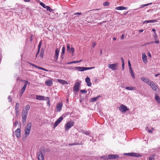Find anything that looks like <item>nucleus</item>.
I'll return each mask as SVG.
<instances>
[{
    "instance_id": "nucleus-1",
    "label": "nucleus",
    "mask_w": 160,
    "mask_h": 160,
    "mask_svg": "<svg viewBox=\"0 0 160 160\" xmlns=\"http://www.w3.org/2000/svg\"><path fill=\"white\" fill-rule=\"evenodd\" d=\"M45 153L44 149L43 148H40L38 154V158L39 160H43L44 159L43 155Z\"/></svg>"
},
{
    "instance_id": "nucleus-2",
    "label": "nucleus",
    "mask_w": 160,
    "mask_h": 160,
    "mask_svg": "<svg viewBox=\"0 0 160 160\" xmlns=\"http://www.w3.org/2000/svg\"><path fill=\"white\" fill-rule=\"evenodd\" d=\"M31 127L32 124L31 122L28 123L26 126L25 129V134L26 137L29 134Z\"/></svg>"
},
{
    "instance_id": "nucleus-3",
    "label": "nucleus",
    "mask_w": 160,
    "mask_h": 160,
    "mask_svg": "<svg viewBox=\"0 0 160 160\" xmlns=\"http://www.w3.org/2000/svg\"><path fill=\"white\" fill-rule=\"evenodd\" d=\"M74 123L72 121H70L68 122L65 125V130L66 131L68 130L70 128L72 127L74 125Z\"/></svg>"
},
{
    "instance_id": "nucleus-4",
    "label": "nucleus",
    "mask_w": 160,
    "mask_h": 160,
    "mask_svg": "<svg viewBox=\"0 0 160 160\" xmlns=\"http://www.w3.org/2000/svg\"><path fill=\"white\" fill-rule=\"evenodd\" d=\"M118 65L119 63H118L109 64L108 65V67L110 69H111L113 70H116L117 69L118 66Z\"/></svg>"
},
{
    "instance_id": "nucleus-5",
    "label": "nucleus",
    "mask_w": 160,
    "mask_h": 160,
    "mask_svg": "<svg viewBox=\"0 0 160 160\" xmlns=\"http://www.w3.org/2000/svg\"><path fill=\"white\" fill-rule=\"evenodd\" d=\"M119 109L122 112H125L126 111H128L129 109L125 105L122 104L119 108Z\"/></svg>"
},
{
    "instance_id": "nucleus-6",
    "label": "nucleus",
    "mask_w": 160,
    "mask_h": 160,
    "mask_svg": "<svg viewBox=\"0 0 160 160\" xmlns=\"http://www.w3.org/2000/svg\"><path fill=\"white\" fill-rule=\"evenodd\" d=\"M81 82V81H80V82H77L75 83L74 86L73 87L74 91H75L76 92H77L79 90V87Z\"/></svg>"
},
{
    "instance_id": "nucleus-7",
    "label": "nucleus",
    "mask_w": 160,
    "mask_h": 160,
    "mask_svg": "<svg viewBox=\"0 0 160 160\" xmlns=\"http://www.w3.org/2000/svg\"><path fill=\"white\" fill-rule=\"evenodd\" d=\"M24 86H23L21 90V92L22 94H23L24 92L25 89L26 88L27 86V84L28 83L29 84L30 83L28 82V81L27 80L24 81Z\"/></svg>"
},
{
    "instance_id": "nucleus-8",
    "label": "nucleus",
    "mask_w": 160,
    "mask_h": 160,
    "mask_svg": "<svg viewBox=\"0 0 160 160\" xmlns=\"http://www.w3.org/2000/svg\"><path fill=\"white\" fill-rule=\"evenodd\" d=\"M40 5L42 6L44 8H46L47 11H48L51 12L53 11V10L51 9L50 7L46 6L44 3L42 2L40 3Z\"/></svg>"
},
{
    "instance_id": "nucleus-9",
    "label": "nucleus",
    "mask_w": 160,
    "mask_h": 160,
    "mask_svg": "<svg viewBox=\"0 0 160 160\" xmlns=\"http://www.w3.org/2000/svg\"><path fill=\"white\" fill-rule=\"evenodd\" d=\"M63 118L62 116H61L55 122L54 124V128L57 127L58 124L60 123V122L63 120Z\"/></svg>"
},
{
    "instance_id": "nucleus-10",
    "label": "nucleus",
    "mask_w": 160,
    "mask_h": 160,
    "mask_svg": "<svg viewBox=\"0 0 160 160\" xmlns=\"http://www.w3.org/2000/svg\"><path fill=\"white\" fill-rule=\"evenodd\" d=\"M14 134L17 138H19L21 136V130L20 129H17L14 132Z\"/></svg>"
},
{
    "instance_id": "nucleus-11",
    "label": "nucleus",
    "mask_w": 160,
    "mask_h": 160,
    "mask_svg": "<svg viewBox=\"0 0 160 160\" xmlns=\"http://www.w3.org/2000/svg\"><path fill=\"white\" fill-rule=\"evenodd\" d=\"M149 85L153 91H156V90L157 86L155 83L151 82Z\"/></svg>"
},
{
    "instance_id": "nucleus-12",
    "label": "nucleus",
    "mask_w": 160,
    "mask_h": 160,
    "mask_svg": "<svg viewBox=\"0 0 160 160\" xmlns=\"http://www.w3.org/2000/svg\"><path fill=\"white\" fill-rule=\"evenodd\" d=\"M59 53V51L58 49L55 50V53L54 56V58L55 61L56 62L58 59V56Z\"/></svg>"
},
{
    "instance_id": "nucleus-13",
    "label": "nucleus",
    "mask_w": 160,
    "mask_h": 160,
    "mask_svg": "<svg viewBox=\"0 0 160 160\" xmlns=\"http://www.w3.org/2000/svg\"><path fill=\"white\" fill-rule=\"evenodd\" d=\"M129 156L131 157H140L141 156L140 154L134 152L129 153Z\"/></svg>"
},
{
    "instance_id": "nucleus-14",
    "label": "nucleus",
    "mask_w": 160,
    "mask_h": 160,
    "mask_svg": "<svg viewBox=\"0 0 160 160\" xmlns=\"http://www.w3.org/2000/svg\"><path fill=\"white\" fill-rule=\"evenodd\" d=\"M85 81L87 82L88 86L90 87L92 85V83L90 82V79L89 78L87 77L85 78Z\"/></svg>"
},
{
    "instance_id": "nucleus-15",
    "label": "nucleus",
    "mask_w": 160,
    "mask_h": 160,
    "mask_svg": "<svg viewBox=\"0 0 160 160\" xmlns=\"http://www.w3.org/2000/svg\"><path fill=\"white\" fill-rule=\"evenodd\" d=\"M118 156L117 155H112L110 154L108 155V159H115L117 158H118Z\"/></svg>"
},
{
    "instance_id": "nucleus-16",
    "label": "nucleus",
    "mask_w": 160,
    "mask_h": 160,
    "mask_svg": "<svg viewBox=\"0 0 160 160\" xmlns=\"http://www.w3.org/2000/svg\"><path fill=\"white\" fill-rule=\"evenodd\" d=\"M53 83V82L51 80H47L45 82L46 85L48 86H51Z\"/></svg>"
},
{
    "instance_id": "nucleus-17",
    "label": "nucleus",
    "mask_w": 160,
    "mask_h": 160,
    "mask_svg": "<svg viewBox=\"0 0 160 160\" xmlns=\"http://www.w3.org/2000/svg\"><path fill=\"white\" fill-rule=\"evenodd\" d=\"M142 58L143 62L145 63H146L147 62V56L145 53H143L142 54Z\"/></svg>"
},
{
    "instance_id": "nucleus-18",
    "label": "nucleus",
    "mask_w": 160,
    "mask_h": 160,
    "mask_svg": "<svg viewBox=\"0 0 160 160\" xmlns=\"http://www.w3.org/2000/svg\"><path fill=\"white\" fill-rule=\"evenodd\" d=\"M45 98L44 96L37 95L36 99L38 100H45Z\"/></svg>"
},
{
    "instance_id": "nucleus-19",
    "label": "nucleus",
    "mask_w": 160,
    "mask_h": 160,
    "mask_svg": "<svg viewBox=\"0 0 160 160\" xmlns=\"http://www.w3.org/2000/svg\"><path fill=\"white\" fill-rule=\"evenodd\" d=\"M30 107L29 105H27L24 108V110L23 109L22 110V112H25L26 113H28V111L30 109Z\"/></svg>"
},
{
    "instance_id": "nucleus-20",
    "label": "nucleus",
    "mask_w": 160,
    "mask_h": 160,
    "mask_svg": "<svg viewBox=\"0 0 160 160\" xmlns=\"http://www.w3.org/2000/svg\"><path fill=\"white\" fill-rule=\"evenodd\" d=\"M62 103H59L57 105V109L58 111H60L62 108Z\"/></svg>"
},
{
    "instance_id": "nucleus-21",
    "label": "nucleus",
    "mask_w": 160,
    "mask_h": 160,
    "mask_svg": "<svg viewBox=\"0 0 160 160\" xmlns=\"http://www.w3.org/2000/svg\"><path fill=\"white\" fill-rule=\"evenodd\" d=\"M75 68L79 71H85V67H76Z\"/></svg>"
},
{
    "instance_id": "nucleus-22",
    "label": "nucleus",
    "mask_w": 160,
    "mask_h": 160,
    "mask_svg": "<svg viewBox=\"0 0 160 160\" xmlns=\"http://www.w3.org/2000/svg\"><path fill=\"white\" fill-rule=\"evenodd\" d=\"M127 9V8L124 7L123 6H119L116 7L115 9L117 10H126Z\"/></svg>"
},
{
    "instance_id": "nucleus-23",
    "label": "nucleus",
    "mask_w": 160,
    "mask_h": 160,
    "mask_svg": "<svg viewBox=\"0 0 160 160\" xmlns=\"http://www.w3.org/2000/svg\"><path fill=\"white\" fill-rule=\"evenodd\" d=\"M141 79L144 82L148 83V84H149L150 83H149V80L147 78H141Z\"/></svg>"
},
{
    "instance_id": "nucleus-24",
    "label": "nucleus",
    "mask_w": 160,
    "mask_h": 160,
    "mask_svg": "<svg viewBox=\"0 0 160 160\" xmlns=\"http://www.w3.org/2000/svg\"><path fill=\"white\" fill-rule=\"evenodd\" d=\"M155 99L158 104H160V98L158 95H155Z\"/></svg>"
},
{
    "instance_id": "nucleus-25",
    "label": "nucleus",
    "mask_w": 160,
    "mask_h": 160,
    "mask_svg": "<svg viewBox=\"0 0 160 160\" xmlns=\"http://www.w3.org/2000/svg\"><path fill=\"white\" fill-rule=\"evenodd\" d=\"M129 72L130 73L132 77L133 78L135 79V76L134 75V74L132 68L129 69Z\"/></svg>"
},
{
    "instance_id": "nucleus-26",
    "label": "nucleus",
    "mask_w": 160,
    "mask_h": 160,
    "mask_svg": "<svg viewBox=\"0 0 160 160\" xmlns=\"http://www.w3.org/2000/svg\"><path fill=\"white\" fill-rule=\"evenodd\" d=\"M156 21V20H146L143 22V24L146 23H147L149 22H155Z\"/></svg>"
},
{
    "instance_id": "nucleus-27",
    "label": "nucleus",
    "mask_w": 160,
    "mask_h": 160,
    "mask_svg": "<svg viewBox=\"0 0 160 160\" xmlns=\"http://www.w3.org/2000/svg\"><path fill=\"white\" fill-rule=\"evenodd\" d=\"M126 89L129 90H134L135 89V87H127L125 88Z\"/></svg>"
},
{
    "instance_id": "nucleus-28",
    "label": "nucleus",
    "mask_w": 160,
    "mask_h": 160,
    "mask_svg": "<svg viewBox=\"0 0 160 160\" xmlns=\"http://www.w3.org/2000/svg\"><path fill=\"white\" fill-rule=\"evenodd\" d=\"M100 96H98L97 97H94L91 99V101L92 102H93L96 101L100 97Z\"/></svg>"
},
{
    "instance_id": "nucleus-29",
    "label": "nucleus",
    "mask_w": 160,
    "mask_h": 160,
    "mask_svg": "<svg viewBox=\"0 0 160 160\" xmlns=\"http://www.w3.org/2000/svg\"><path fill=\"white\" fill-rule=\"evenodd\" d=\"M58 82L63 84H65V83H67V82L63 80L58 79Z\"/></svg>"
},
{
    "instance_id": "nucleus-30",
    "label": "nucleus",
    "mask_w": 160,
    "mask_h": 160,
    "mask_svg": "<svg viewBox=\"0 0 160 160\" xmlns=\"http://www.w3.org/2000/svg\"><path fill=\"white\" fill-rule=\"evenodd\" d=\"M44 54V51L43 50V49H42V48L41 50V51L40 52V56L42 58H43Z\"/></svg>"
},
{
    "instance_id": "nucleus-31",
    "label": "nucleus",
    "mask_w": 160,
    "mask_h": 160,
    "mask_svg": "<svg viewBox=\"0 0 160 160\" xmlns=\"http://www.w3.org/2000/svg\"><path fill=\"white\" fill-rule=\"evenodd\" d=\"M82 144L81 143H79L78 142H75L74 143H70L69 144V146H72V145H82Z\"/></svg>"
},
{
    "instance_id": "nucleus-32",
    "label": "nucleus",
    "mask_w": 160,
    "mask_h": 160,
    "mask_svg": "<svg viewBox=\"0 0 160 160\" xmlns=\"http://www.w3.org/2000/svg\"><path fill=\"white\" fill-rule=\"evenodd\" d=\"M22 117V122L23 124L24 125L26 124V119L27 117Z\"/></svg>"
},
{
    "instance_id": "nucleus-33",
    "label": "nucleus",
    "mask_w": 160,
    "mask_h": 160,
    "mask_svg": "<svg viewBox=\"0 0 160 160\" xmlns=\"http://www.w3.org/2000/svg\"><path fill=\"white\" fill-rule=\"evenodd\" d=\"M28 114V113H26L25 112H22V117L25 116V117H27Z\"/></svg>"
},
{
    "instance_id": "nucleus-34",
    "label": "nucleus",
    "mask_w": 160,
    "mask_h": 160,
    "mask_svg": "<svg viewBox=\"0 0 160 160\" xmlns=\"http://www.w3.org/2000/svg\"><path fill=\"white\" fill-rule=\"evenodd\" d=\"M65 47H63L62 48V56L65 53Z\"/></svg>"
},
{
    "instance_id": "nucleus-35",
    "label": "nucleus",
    "mask_w": 160,
    "mask_h": 160,
    "mask_svg": "<svg viewBox=\"0 0 160 160\" xmlns=\"http://www.w3.org/2000/svg\"><path fill=\"white\" fill-rule=\"evenodd\" d=\"M28 63L30 65H31L34 67H35V68H38V67H39L36 66V65H35V64H33V63H32L30 62H28Z\"/></svg>"
},
{
    "instance_id": "nucleus-36",
    "label": "nucleus",
    "mask_w": 160,
    "mask_h": 160,
    "mask_svg": "<svg viewBox=\"0 0 160 160\" xmlns=\"http://www.w3.org/2000/svg\"><path fill=\"white\" fill-rule=\"evenodd\" d=\"M28 63L30 65H31L34 67H35V68H38V67H39L36 66V65H35V64H33V63H32L30 62H28Z\"/></svg>"
},
{
    "instance_id": "nucleus-37",
    "label": "nucleus",
    "mask_w": 160,
    "mask_h": 160,
    "mask_svg": "<svg viewBox=\"0 0 160 160\" xmlns=\"http://www.w3.org/2000/svg\"><path fill=\"white\" fill-rule=\"evenodd\" d=\"M28 63L30 65H31L34 67H35V68H38V67H39L36 66V65H35V64H33V63H32L30 62H28Z\"/></svg>"
},
{
    "instance_id": "nucleus-38",
    "label": "nucleus",
    "mask_w": 160,
    "mask_h": 160,
    "mask_svg": "<svg viewBox=\"0 0 160 160\" xmlns=\"http://www.w3.org/2000/svg\"><path fill=\"white\" fill-rule=\"evenodd\" d=\"M19 104L18 103H16V106H15V110H18V109H19Z\"/></svg>"
},
{
    "instance_id": "nucleus-39",
    "label": "nucleus",
    "mask_w": 160,
    "mask_h": 160,
    "mask_svg": "<svg viewBox=\"0 0 160 160\" xmlns=\"http://www.w3.org/2000/svg\"><path fill=\"white\" fill-rule=\"evenodd\" d=\"M101 158L102 159H103L104 160H108V157H107L106 156H103L101 157Z\"/></svg>"
},
{
    "instance_id": "nucleus-40",
    "label": "nucleus",
    "mask_w": 160,
    "mask_h": 160,
    "mask_svg": "<svg viewBox=\"0 0 160 160\" xmlns=\"http://www.w3.org/2000/svg\"><path fill=\"white\" fill-rule=\"evenodd\" d=\"M82 61V59H81L80 61H72V63H79V62H81Z\"/></svg>"
},
{
    "instance_id": "nucleus-41",
    "label": "nucleus",
    "mask_w": 160,
    "mask_h": 160,
    "mask_svg": "<svg viewBox=\"0 0 160 160\" xmlns=\"http://www.w3.org/2000/svg\"><path fill=\"white\" fill-rule=\"evenodd\" d=\"M94 68V67H92L90 68H88V67H85V71L88 70H89L91 69L92 68Z\"/></svg>"
},
{
    "instance_id": "nucleus-42",
    "label": "nucleus",
    "mask_w": 160,
    "mask_h": 160,
    "mask_svg": "<svg viewBox=\"0 0 160 160\" xmlns=\"http://www.w3.org/2000/svg\"><path fill=\"white\" fill-rule=\"evenodd\" d=\"M154 155H152L149 158V160H153L154 158Z\"/></svg>"
},
{
    "instance_id": "nucleus-43",
    "label": "nucleus",
    "mask_w": 160,
    "mask_h": 160,
    "mask_svg": "<svg viewBox=\"0 0 160 160\" xmlns=\"http://www.w3.org/2000/svg\"><path fill=\"white\" fill-rule=\"evenodd\" d=\"M109 2H106L103 3V5L104 6H108L109 5Z\"/></svg>"
},
{
    "instance_id": "nucleus-44",
    "label": "nucleus",
    "mask_w": 160,
    "mask_h": 160,
    "mask_svg": "<svg viewBox=\"0 0 160 160\" xmlns=\"http://www.w3.org/2000/svg\"><path fill=\"white\" fill-rule=\"evenodd\" d=\"M80 92L82 93H86L87 91L86 90H80Z\"/></svg>"
},
{
    "instance_id": "nucleus-45",
    "label": "nucleus",
    "mask_w": 160,
    "mask_h": 160,
    "mask_svg": "<svg viewBox=\"0 0 160 160\" xmlns=\"http://www.w3.org/2000/svg\"><path fill=\"white\" fill-rule=\"evenodd\" d=\"M19 110H15V112H16V117H18L19 115Z\"/></svg>"
},
{
    "instance_id": "nucleus-46",
    "label": "nucleus",
    "mask_w": 160,
    "mask_h": 160,
    "mask_svg": "<svg viewBox=\"0 0 160 160\" xmlns=\"http://www.w3.org/2000/svg\"><path fill=\"white\" fill-rule=\"evenodd\" d=\"M8 99L9 100V102H11L12 101V98L10 96H9L8 97Z\"/></svg>"
},
{
    "instance_id": "nucleus-47",
    "label": "nucleus",
    "mask_w": 160,
    "mask_h": 160,
    "mask_svg": "<svg viewBox=\"0 0 160 160\" xmlns=\"http://www.w3.org/2000/svg\"><path fill=\"white\" fill-rule=\"evenodd\" d=\"M128 66H129V69H131V68H132L131 67V65L130 62L129 60L128 61Z\"/></svg>"
},
{
    "instance_id": "nucleus-48",
    "label": "nucleus",
    "mask_w": 160,
    "mask_h": 160,
    "mask_svg": "<svg viewBox=\"0 0 160 160\" xmlns=\"http://www.w3.org/2000/svg\"><path fill=\"white\" fill-rule=\"evenodd\" d=\"M41 44H42V42L41 41L39 43V44L38 45V49H40V48H41Z\"/></svg>"
},
{
    "instance_id": "nucleus-49",
    "label": "nucleus",
    "mask_w": 160,
    "mask_h": 160,
    "mask_svg": "<svg viewBox=\"0 0 160 160\" xmlns=\"http://www.w3.org/2000/svg\"><path fill=\"white\" fill-rule=\"evenodd\" d=\"M38 68L40 70H42L44 71L46 70L45 69L41 67H38Z\"/></svg>"
},
{
    "instance_id": "nucleus-50",
    "label": "nucleus",
    "mask_w": 160,
    "mask_h": 160,
    "mask_svg": "<svg viewBox=\"0 0 160 160\" xmlns=\"http://www.w3.org/2000/svg\"><path fill=\"white\" fill-rule=\"evenodd\" d=\"M38 68L40 70H42L44 71L46 70L45 69L41 67H38Z\"/></svg>"
},
{
    "instance_id": "nucleus-51",
    "label": "nucleus",
    "mask_w": 160,
    "mask_h": 160,
    "mask_svg": "<svg viewBox=\"0 0 160 160\" xmlns=\"http://www.w3.org/2000/svg\"><path fill=\"white\" fill-rule=\"evenodd\" d=\"M38 68L40 70H42L44 71L46 70L45 69L41 67H38Z\"/></svg>"
},
{
    "instance_id": "nucleus-52",
    "label": "nucleus",
    "mask_w": 160,
    "mask_h": 160,
    "mask_svg": "<svg viewBox=\"0 0 160 160\" xmlns=\"http://www.w3.org/2000/svg\"><path fill=\"white\" fill-rule=\"evenodd\" d=\"M122 70H123L124 69V62H123V63H122Z\"/></svg>"
},
{
    "instance_id": "nucleus-53",
    "label": "nucleus",
    "mask_w": 160,
    "mask_h": 160,
    "mask_svg": "<svg viewBox=\"0 0 160 160\" xmlns=\"http://www.w3.org/2000/svg\"><path fill=\"white\" fill-rule=\"evenodd\" d=\"M83 133L87 135H88L89 134V132H88V131H84L83 132Z\"/></svg>"
},
{
    "instance_id": "nucleus-54",
    "label": "nucleus",
    "mask_w": 160,
    "mask_h": 160,
    "mask_svg": "<svg viewBox=\"0 0 160 160\" xmlns=\"http://www.w3.org/2000/svg\"><path fill=\"white\" fill-rule=\"evenodd\" d=\"M71 51L72 52V54L73 53L74 51V48H71Z\"/></svg>"
},
{
    "instance_id": "nucleus-55",
    "label": "nucleus",
    "mask_w": 160,
    "mask_h": 160,
    "mask_svg": "<svg viewBox=\"0 0 160 160\" xmlns=\"http://www.w3.org/2000/svg\"><path fill=\"white\" fill-rule=\"evenodd\" d=\"M74 14V15H80L81 14V12H77V13H75Z\"/></svg>"
},
{
    "instance_id": "nucleus-56",
    "label": "nucleus",
    "mask_w": 160,
    "mask_h": 160,
    "mask_svg": "<svg viewBox=\"0 0 160 160\" xmlns=\"http://www.w3.org/2000/svg\"><path fill=\"white\" fill-rule=\"evenodd\" d=\"M18 124V122L17 121H16L14 123V126Z\"/></svg>"
},
{
    "instance_id": "nucleus-57",
    "label": "nucleus",
    "mask_w": 160,
    "mask_h": 160,
    "mask_svg": "<svg viewBox=\"0 0 160 160\" xmlns=\"http://www.w3.org/2000/svg\"><path fill=\"white\" fill-rule=\"evenodd\" d=\"M148 55L149 57L150 58L151 57V53L150 52H148Z\"/></svg>"
},
{
    "instance_id": "nucleus-58",
    "label": "nucleus",
    "mask_w": 160,
    "mask_h": 160,
    "mask_svg": "<svg viewBox=\"0 0 160 160\" xmlns=\"http://www.w3.org/2000/svg\"><path fill=\"white\" fill-rule=\"evenodd\" d=\"M40 51V49H38V51L37 52L36 55V57L37 56V55L39 54Z\"/></svg>"
},
{
    "instance_id": "nucleus-59",
    "label": "nucleus",
    "mask_w": 160,
    "mask_h": 160,
    "mask_svg": "<svg viewBox=\"0 0 160 160\" xmlns=\"http://www.w3.org/2000/svg\"><path fill=\"white\" fill-rule=\"evenodd\" d=\"M124 36L123 34H122V36L121 37V38L120 39H124Z\"/></svg>"
},
{
    "instance_id": "nucleus-60",
    "label": "nucleus",
    "mask_w": 160,
    "mask_h": 160,
    "mask_svg": "<svg viewBox=\"0 0 160 160\" xmlns=\"http://www.w3.org/2000/svg\"><path fill=\"white\" fill-rule=\"evenodd\" d=\"M129 153H124L123 154L124 155L128 156H129Z\"/></svg>"
},
{
    "instance_id": "nucleus-61",
    "label": "nucleus",
    "mask_w": 160,
    "mask_h": 160,
    "mask_svg": "<svg viewBox=\"0 0 160 160\" xmlns=\"http://www.w3.org/2000/svg\"><path fill=\"white\" fill-rule=\"evenodd\" d=\"M96 45V43L95 42L94 43L92 44V47L94 48L95 46Z\"/></svg>"
},
{
    "instance_id": "nucleus-62",
    "label": "nucleus",
    "mask_w": 160,
    "mask_h": 160,
    "mask_svg": "<svg viewBox=\"0 0 160 160\" xmlns=\"http://www.w3.org/2000/svg\"><path fill=\"white\" fill-rule=\"evenodd\" d=\"M72 61L71 62H67L66 63V64H72Z\"/></svg>"
},
{
    "instance_id": "nucleus-63",
    "label": "nucleus",
    "mask_w": 160,
    "mask_h": 160,
    "mask_svg": "<svg viewBox=\"0 0 160 160\" xmlns=\"http://www.w3.org/2000/svg\"><path fill=\"white\" fill-rule=\"evenodd\" d=\"M47 103L48 104V105H49V106L50 107V101L49 100H48L47 102Z\"/></svg>"
},
{
    "instance_id": "nucleus-64",
    "label": "nucleus",
    "mask_w": 160,
    "mask_h": 160,
    "mask_svg": "<svg viewBox=\"0 0 160 160\" xmlns=\"http://www.w3.org/2000/svg\"><path fill=\"white\" fill-rule=\"evenodd\" d=\"M67 48L68 50H69L70 49V47L69 45L67 46Z\"/></svg>"
}]
</instances>
